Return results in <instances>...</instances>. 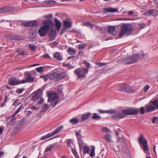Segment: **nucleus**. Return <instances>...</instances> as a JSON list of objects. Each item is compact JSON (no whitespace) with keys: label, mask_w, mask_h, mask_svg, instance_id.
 <instances>
[{"label":"nucleus","mask_w":158,"mask_h":158,"mask_svg":"<svg viewBox=\"0 0 158 158\" xmlns=\"http://www.w3.org/2000/svg\"><path fill=\"white\" fill-rule=\"evenodd\" d=\"M125 92L134 93L136 92L137 89H133L127 84H125Z\"/></svg>","instance_id":"a211bd4d"},{"label":"nucleus","mask_w":158,"mask_h":158,"mask_svg":"<svg viewBox=\"0 0 158 158\" xmlns=\"http://www.w3.org/2000/svg\"><path fill=\"white\" fill-rule=\"evenodd\" d=\"M43 24L44 25L43 26H46L48 27V30L51 27H52L54 25V23L50 19H47L43 21Z\"/></svg>","instance_id":"ddd939ff"},{"label":"nucleus","mask_w":158,"mask_h":158,"mask_svg":"<svg viewBox=\"0 0 158 158\" xmlns=\"http://www.w3.org/2000/svg\"><path fill=\"white\" fill-rule=\"evenodd\" d=\"M48 31L47 27L43 26L39 30L38 33L40 36L43 37L46 35Z\"/></svg>","instance_id":"f8f14e48"},{"label":"nucleus","mask_w":158,"mask_h":158,"mask_svg":"<svg viewBox=\"0 0 158 158\" xmlns=\"http://www.w3.org/2000/svg\"><path fill=\"white\" fill-rule=\"evenodd\" d=\"M96 64L98 65L100 67H102L106 65V63H97Z\"/></svg>","instance_id":"bf43d9fd"},{"label":"nucleus","mask_w":158,"mask_h":158,"mask_svg":"<svg viewBox=\"0 0 158 158\" xmlns=\"http://www.w3.org/2000/svg\"><path fill=\"white\" fill-rule=\"evenodd\" d=\"M25 89L24 88H22V89H17L16 90V92L18 94H21L23 92V90H24Z\"/></svg>","instance_id":"3c124183"},{"label":"nucleus","mask_w":158,"mask_h":158,"mask_svg":"<svg viewBox=\"0 0 158 158\" xmlns=\"http://www.w3.org/2000/svg\"><path fill=\"white\" fill-rule=\"evenodd\" d=\"M17 52L19 55H24V51L23 50H18Z\"/></svg>","instance_id":"5fc2aeb1"},{"label":"nucleus","mask_w":158,"mask_h":158,"mask_svg":"<svg viewBox=\"0 0 158 158\" xmlns=\"http://www.w3.org/2000/svg\"><path fill=\"white\" fill-rule=\"evenodd\" d=\"M125 84L124 85H123L120 86L118 87V89L120 91L125 92Z\"/></svg>","instance_id":"de8ad7c7"},{"label":"nucleus","mask_w":158,"mask_h":158,"mask_svg":"<svg viewBox=\"0 0 158 158\" xmlns=\"http://www.w3.org/2000/svg\"><path fill=\"white\" fill-rule=\"evenodd\" d=\"M58 44V42H53L52 43H51V44L52 45V46L53 47L56 46Z\"/></svg>","instance_id":"774afa93"},{"label":"nucleus","mask_w":158,"mask_h":158,"mask_svg":"<svg viewBox=\"0 0 158 158\" xmlns=\"http://www.w3.org/2000/svg\"><path fill=\"white\" fill-rule=\"evenodd\" d=\"M157 117H156V116L154 117H153V119H152V123L153 124L155 123L156 121H157Z\"/></svg>","instance_id":"e2e57ef3"},{"label":"nucleus","mask_w":158,"mask_h":158,"mask_svg":"<svg viewBox=\"0 0 158 158\" xmlns=\"http://www.w3.org/2000/svg\"><path fill=\"white\" fill-rule=\"evenodd\" d=\"M36 32L34 30L32 29L29 32V36L31 39L32 41H35L36 40Z\"/></svg>","instance_id":"dca6fc26"},{"label":"nucleus","mask_w":158,"mask_h":158,"mask_svg":"<svg viewBox=\"0 0 158 158\" xmlns=\"http://www.w3.org/2000/svg\"><path fill=\"white\" fill-rule=\"evenodd\" d=\"M86 46L85 44H81L78 45V48L79 50H82L84 49Z\"/></svg>","instance_id":"79ce46f5"},{"label":"nucleus","mask_w":158,"mask_h":158,"mask_svg":"<svg viewBox=\"0 0 158 158\" xmlns=\"http://www.w3.org/2000/svg\"><path fill=\"white\" fill-rule=\"evenodd\" d=\"M146 108H145V106L144 107H142L140 109V113L142 114H143L145 113V112H146L145 110Z\"/></svg>","instance_id":"09e8293b"},{"label":"nucleus","mask_w":158,"mask_h":158,"mask_svg":"<svg viewBox=\"0 0 158 158\" xmlns=\"http://www.w3.org/2000/svg\"><path fill=\"white\" fill-rule=\"evenodd\" d=\"M49 108L48 105L47 104H44V106L42 107L41 112H45Z\"/></svg>","instance_id":"4c0bfd02"},{"label":"nucleus","mask_w":158,"mask_h":158,"mask_svg":"<svg viewBox=\"0 0 158 158\" xmlns=\"http://www.w3.org/2000/svg\"><path fill=\"white\" fill-rule=\"evenodd\" d=\"M28 47L31 51H34L35 50L36 46L35 45L31 44H29L28 45Z\"/></svg>","instance_id":"f704fd0d"},{"label":"nucleus","mask_w":158,"mask_h":158,"mask_svg":"<svg viewBox=\"0 0 158 158\" xmlns=\"http://www.w3.org/2000/svg\"><path fill=\"white\" fill-rule=\"evenodd\" d=\"M8 83L9 85L13 86L22 84L21 80L19 81L17 79L14 77H10L9 79Z\"/></svg>","instance_id":"1a4fd4ad"},{"label":"nucleus","mask_w":158,"mask_h":158,"mask_svg":"<svg viewBox=\"0 0 158 158\" xmlns=\"http://www.w3.org/2000/svg\"><path fill=\"white\" fill-rule=\"evenodd\" d=\"M21 25L25 27H29L32 26H36L37 25V23L35 21H33L26 23H22Z\"/></svg>","instance_id":"2eb2a0df"},{"label":"nucleus","mask_w":158,"mask_h":158,"mask_svg":"<svg viewBox=\"0 0 158 158\" xmlns=\"http://www.w3.org/2000/svg\"><path fill=\"white\" fill-rule=\"evenodd\" d=\"M84 64H85V66L88 68H88L90 67V64L89 63H87L86 62V61H85L84 62Z\"/></svg>","instance_id":"0e129e2a"},{"label":"nucleus","mask_w":158,"mask_h":158,"mask_svg":"<svg viewBox=\"0 0 158 158\" xmlns=\"http://www.w3.org/2000/svg\"><path fill=\"white\" fill-rule=\"evenodd\" d=\"M58 76V73L54 72L50 75L49 78L50 80H54L55 81H56L59 80Z\"/></svg>","instance_id":"6ab92c4d"},{"label":"nucleus","mask_w":158,"mask_h":158,"mask_svg":"<svg viewBox=\"0 0 158 158\" xmlns=\"http://www.w3.org/2000/svg\"><path fill=\"white\" fill-rule=\"evenodd\" d=\"M55 21L56 27L58 31H59L61 27V23L56 18L55 19Z\"/></svg>","instance_id":"b1692460"},{"label":"nucleus","mask_w":158,"mask_h":158,"mask_svg":"<svg viewBox=\"0 0 158 158\" xmlns=\"http://www.w3.org/2000/svg\"><path fill=\"white\" fill-rule=\"evenodd\" d=\"M25 72V79H23L21 80L22 83L24 84L27 82H33L34 80L33 77H31V75L29 73H26Z\"/></svg>","instance_id":"9b49d317"},{"label":"nucleus","mask_w":158,"mask_h":158,"mask_svg":"<svg viewBox=\"0 0 158 158\" xmlns=\"http://www.w3.org/2000/svg\"><path fill=\"white\" fill-rule=\"evenodd\" d=\"M53 56L56 60L59 61H61L63 58L62 55L60 53L58 52L55 53Z\"/></svg>","instance_id":"aec40b11"},{"label":"nucleus","mask_w":158,"mask_h":158,"mask_svg":"<svg viewBox=\"0 0 158 158\" xmlns=\"http://www.w3.org/2000/svg\"><path fill=\"white\" fill-rule=\"evenodd\" d=\"M98 111L100 114L106 113V110H98Z\"/></svg>","instance_id":"338daca9"},{"label":"nucleus","mask_w":158,"mask_h":158,"mask_svg":"<svg viewBox=\"0 0 158 158\" xmlns=\"http://www.w3.org/2000/svg\"><path fill=\"white\" fill-rule=\"evenodd\" d=\"M52 15L51 14H48L44 16L45 18H51L52 17Z\"/></svg>","instance_id":"052dcab7"},{"label":"nucleus","mask_w":158,"mask_h":158,"mask_svg":"<svg viewBox=\"0 0 158 158\" xmlns=\"http://www.w3.org/2000/svg\"><path fill=\"white\" fill-rule=\"evenodd\" d=\"M36 71L39 73H41L44 71V67L41 66L39 68H37L35 69Z\"/></svg>","instance_id":"a19ab883"},{"label":"nucleus","mask_w":158,"mask_h":158,"mask_svg":"<svg viewBox=\"0 0 158 158\" xmlns=\"http://www.w3.org/2000/svg\"><path fill=\"white\" fill-rule=\"evenodd\" d=\"M64 66H67L69 69H73L74 68L73 66H71L69 64H66Z\"/></svg>","instance_id":"69168bd1"},{"label":"nucleus","mask_w":158,"mask_h":158,"mask_svg":"<svg viewBox=\"0 0 158 158\" xmlns=\"http://www.w3.org/2000/svg\"><path fill=\"white\" fill-rule=\"evenodd\" d=\"M103 10L105 13H107L108 12H117L118 9L113 8H106L104 9Z\"/></svg>","instance_id":"393cba45"},{"label":"nucleus","mask_w":158,"mask_h":158,"mask_svg":"<svg viewBox=\"0 0 158 158\" xmlns=\"http://www.w3.org/2000/svg\"><path fill=\"white\" fill-rule=\"evenodd\" d=\"M57 35L56 31L55 30H51L49 33V39L50 41L54 40Z\"/></svg>","instance_id":"4468645a"},{"label":"nucleus","mask_w":158,"mask_h":158,"mask_svg":"<svg viewBox=\"0 0 158 158\" xmlns=\"http://www.w3.org/2000/svg\"><path fill=\"white\" fill-rule=\"evenodd\" d=\"M58 79L60 80L65 77H67L68 76L67 71H65L58 74Z\"/></svg>","instance_id":"412c9836"},{"label":"nucleus","mask_w":158,"mask_h":158,"mask_svg":"<svg viewBox=\"0 0 158 158\" xmlns=\"http://www.w3.org/2000/svg\"><path fill=\"white\" fill-rule=\"evenodd\" d=\"M90 148L87 146H85L83 148V153L85 154L87 153L89 154V151Z\"/></svg>","instance_id":"e433bc0d"},{"label":"nucleus","mask_w":158,"mask_h":158,"mask_svg":"<svg viewBox=\"0 0 158 158\" xmlns=\"http://www.w3.org/2000/svg\"><path fill=\"white\" fill-rule=\"evenodd\" d=\"M135 55L137 56L138 59V58L142 59L144 58H148V54H144L143 51L141 52L139 54Z\"/></svg>","instance_id":"4be33fe9"},{"label":"nucleus","mask_w":158,"mask_h":158,"mask_svg":"<svg viewBox=\"0 0 158 158\" xmlns=\"http://www.w3.org/2000/svg\"><path fill=\"white\" fill-rule=\"evenodd\" d=\"M54 147V146H52L49 147H47L44 151V153H45L48 151H51L52 150V148Z\"/></svg>","instance_id":"a18cd8bd"},{"label":"nucleus","mask_w":158,"mask_h":158,"mask_svg":"<svg viewBox=\"0 0 158 158\" xmlns=\"http://www.w3.org/2000/svg\"><path fill=\"white\" fill-rule=\"evenodd\" d=\"M150 86L148 85H146L143 88V91L145 92H146L149 89Z\"/></svg>","instance_id":"6e6d98bb"},{"label":"nucleus","mask_w":158,"mask_h":158,"mask_svg":"<svg viewBox=\"0 0 158 158\" xmlns=\"http://www.w3.org/2000/svg\"><path fill=\"white\" fill-rule=\"evenodd\" d=\"M95 150V148L94 146H92L91 149V152L90 154V156L91 157H93L95 156L94 151Z\"/></svg>","instance_id":"ea45409f"},{"label":"nucleus","mask_w":158,"mask_h":158,"mask_svg":"<svg viewBox=\"0 0 158 158\" xmlns=\"http://www.w3.org/2000/svg\"><path fill=\"white\" fill-rule=\"evenodd\" d=\"M84 26H86L88 27H91L90 29L92 30L93 29L94 25L89 23V22H86L84 23Z\"/></svg>","instance_id":"7c9ffc66"},{"label":"nucleus","mask_w":158,"mask_h":158,"mask_svg":"<svg viewBox=\"0 0 158 158\" xmlns=\"http://www.w3.org/2000/svg\"><path fill=\"white\" fill-rule=\"evenodd\" d=\"M139 143L140 146H143V149L144 152L147 155H149V148L147 139L143 135H140L138 139Z\"/></svg>","instance_id":"f03ea898"},{"label":"nucleus","mask_w":158,"mask_h":158,"mask_svg":"<svg viewBox=\"0 0 158 158\" xmlns=\"http://www.w3.org/2000/svg\"><path fill=\"white\" fill-rule=\"evenodd\" d=\"M151 15L156 16L158 15V11L155 10L151 9Z\"/></svg>","instance_id":"37998d69"},{"label":"nucleus","mask_w":158,"mask_h":158,"mask_svg":"<svg viewBox=\"0 0 158 158\" xmlns=\"http://www.w3.org/2000/svg\"><path fill=\"white\" fill-rule=\"evenodd\" d=\"M108 31L111 34L115 35L117 34V31L115 26H110L108 27Z\"/></svg>","instance_id":"f3484780"},{"label":"nucleus","mask_w":158,"mask_h":158,"mask_svg":"<svg viewBox=\"0 0 158 158\" xmlns=\"http://www.w3.org/2000/svg\"><path fill=\"white\" fill-rule=\"evenodd\" d=\"M92 118L94 119L100 120L101 118L100 116L97 113H95L94 114V115L92 117Z\"/></svg>","instance_id":"c9c22d12"},{"label":"nucleus","mask_w":158,"mask_h":158,"mask_svg":"<svg viewBox=\"0 0 158 158\" xmlns=\"http://www.w3.org/2000/svg\"><path fill=\"white\" fill-rule=\"evenodd\" d=\"M69 122L72 124L76 125L78 123V120L77 118H73L70 119Z\"/></svg>","instance_id":"c756f323"},{"label":"nucleus","mask_w":158,"mask_h":158,"mask_svg":"<svg viewBox=\"0 0 158 158\" xmlns=\"http://www.w3.org/2000/svg\"><path fill=\"white\" fill-rule=\"evenodd\" d=\"M59 100L58 96L54 94H50L48 96V101L51 102V105L53 107L57 104Z\"/></svg>","instance_id":"6e6552de"},{"label":"nucleus","mask_w":158,"mask_h":158,"mask_svg":"<svg viewBox=\"0 0 158 158\" xmlns=\"http://www.w3.org/2000/svg\"><path fill=\"white\" fill-rule=\"evenodd\" d=\"M146 112L152 111L158 109V98L150 102L148 104L145 106Z\"/></svg>","instance_id":"20e7f679"},{"label":"nucleus","mask_w":158,"mask_h":158,"mask_svg":"<svg viewBox=\"0 0 158 158\" xmlns=\"http://www.w3.org/2000/svg\"><path fill=\"white\" fill-rule=\"evenodd\" d=\"M101 131L104 133H109L111 132L110 130L107 127H103L101 129Z\"/></svg>","instance_id":"2f4dec72"},{"label":"nucleus","mask_w":158,"mask_h":158,"mask_svg":"<svg viewBox=\"0 0 158 158\" xmlns=\"http://www.w3.org/2000/svg\"><path fill=\"white\" fill-rule=\"evenodd\" d=\"M63 127L60 126V127H58L52 133L48 134L45 136L41 137L40 139L41 140H43L47 138H48L52 136L55 134H57L59 131H60L63 128Z\"/></svg>","instance_id":"0eeeda50"},{"label":"nucleus","mask_w":158,"mask_h":158,"mask_svg":"<svg viewBox=\"0 0 158 158\" xmlns=\"http://www.w3.org/2000/svg\"><path fill=\"white\" fill-rule=\"evenodd\" d=\"M44 2L50 5L54 4L56 3V1L53 0L46 1Z\"/></svg>","instance_id":"c03bdc74"},{"label":"nucleus","mask_w":158,"mask_h":158,"mask_svg":"<svg viewBox=\"0 0 158 158\" xmlns=\"http://www.w3.org/2000/svg\"><path fill=\"white\" fill-rule=\"evenodd\" d=\"M137 60V56L135 55H133L130 57L125 58L123 59L122 61L124 64H130L136 62Z\"/></svg>","instance_id":"423d86ee"},{"label":"nucleus","mask_w":158,"mask_h":158,"mask_svg":"<svg viewBox=\"0 0 158 158\" xmlns=\"http://www.w3.org/2000/svg\"><path fill=\"white\" fill-rule=\"evenodd\" d=\"M138 110L134 108H130L122 110V112H118L115 115L111 116L112 118L114 119L123 118L127 115L137 114L139 113Z\"/></svg>","instance_id":"f257e3e1"},{"label":"nucleus","mask_w":158,"mask_h":158,"mask_svg":"<svg viewBox=\"0 0 158 158\" xmlns=\"http://www.w3.org/2000/svg\"><path fill=\"white\" fill-rule=\"evenodd\" d=\"M63 26L67 28H70L72 26V23L67 20H64L63 22Z\"/></svg>","instance_id":"a878e982"},{"label":"nucleus","mask_w":158,"mask_h":158,"mask_svg":"<svg viewBox=\"0 0 158 158\" xmlns=\"http://www.w3.org/2000/svg\"><path fill=\"white\" fill-rule=\"evenodd\" d=\"M12 117H13V119H11L8 123L7 124L8 125H12L14 124V123H15L16 118H15V117H12Z\"/></svg>","instance_id":"473e14b6"},{"label":"nucleus","mask_w":158,"mask_h":158,"mask_svg":"<svg viewBox=\"0 0 158 158\" xmlns=\"http://www.w3.org/2000/svg\"><path fill=\"white\" fill-rule=\"evenodd\" d=\"M24 106L23 105H21L18 109V110L15 111V113L12 115V117H14L23 108Z\"/></svg>","instance_id":"58836bf2"},{"label":"nucleus","mask_w":158,"mask_h":158,"mask_svg":"<svg viewBox=\"0 0 158 158\" xmlns=\"http://www.w3.org/2000/svg\"><path fill=\"white\" fill-rule=\"evenodd\" d=\"M43 94V92L40 89H38L36 91L34 92L31 99L32 100L35 101L40 98Z\"/></svg>","instance_id":"9d476101"},{"label":"nucleus","mask_w":158,"mask_h":158,"mask_svg":"<svg viewBox=\"0 0 158 158\" xmlns=\"http://www.w3.org/2000/svg\"><path fill=\"white\" fill-rule=\"evenodd\" d=\"M133 27L130 24H123L121 27L120 31L118 34V36L121 38L125 34H128L132 31Z\"/></svg>","instance_id":"7ed1b4c3"},{"label":"nucleus","mask_w":158,"mask_h":158,"mask_svg":"<svg viewBox=\"0 0 158 158\" xmlns=\"http://www.w3.org/2000/svg\"><path fill=\"white\" fill-rule=\"evenodd\" d=\"M40 78H43L44 79L45 81H46L49 78V76L48 75H44V76H41Z\"/></svg>","instance_id":"8fccbe9b"},{"label":"nucleus","mask_w":158,"mask_h":158,"mask_svg":"<svg viewBox=\"0 0 158 158\" xmlns=\"http://www.w3.org/2000/svg\"><path fill=\"white\" fill-rule=\"evenodd\" d=\"M139 26L140 29H143L146 26V24L144 23H140L139 24Z\"/></svg>","instance_id":"864d4df0"},{"label":"nucleus","mask_w":158,"mask_h":158,"mask_svg":"<svg viewBox=\"0 0 158 158\" xmlns=\"http://www.w3.org/2000/svg\"><path fill=\"white\" fill-rule=\"evenodd\" d=\"M67 52L71 55H74L76 53L75 50L71 48H69L67 50Z\"/></svg>","instance_id":"c85d7f7f"},{"label":"nucleus","mask_w":158,"mask_h":158,"mask_svg":"<svg viewBox=\"0 0 158 158\" xmlns=\"http://www.w3.org/2000/svg\"><path fill=\"white\" fill-rule=\"evenodd\" d=\"M72 152L74 154V155L75 156V157H76V156H78L77 155V151L76 150H74L73 149H72Z\"/></svg>","instance_id":"680f3d73"},{"label":"nucleus","mask_w":158,"mask_h":158,"mask_svg":"<svg viewBox=\"0 0 158 158\" xmlns=\"http://www.w3.org/2000/svg\"><path fill=\"white\" fill-rule=\"evenodd\" d=\"M91 115L90 113H88L83 114L81 118L82 121H84L89 118V117Z\"/></svg>","instance_id":"5701e85b"},{"label":"nucleus","mask_w":158,"mask_h":158,"mask_svg":"<svg viewBox=\"0 0 158 158\" xmlns=\"http://www.w3.org/2000/svg\"><path fill=\"white\" fill-rule=\"evenodd\" d=\"M105 139L109 142H112L113 141L111 139V135L110 134H106L104 136Z\"/></svg>","instance_id":"cd10ccee"},{"label":"nucleus","mask_w":158,"mask_h":158,"mask_svg":"<svg viewBox=\"0 0 158 158\" xmlns=\"http://www.w3.org/2000/svg\"><path fill=\"white\" fill-rule=\"evenodd\" d=\"M11 39L14 40H21V37L18 35H13L11 36Z\"/></svg>","instance_id":"72a5a7b5"},{"label":"nucleus","mask_w":158,"mask_h":158,"mask_svg":"<svg viewBox=\"0 0 158 158\" xmlns=\"http://www.w3.org/2000/svg\"><path fill=\"white\" fill-rule=\"evenodd\" d=\"M88 69L83 68L82 69L77 68L74 71V73L78 76V78L85 77L86 75L85 72L87 73Z\"/></svg>","instance_id":"39448f33"},{"label":"nucleus","mask_w":158,"mask_h":158,"mask_svg":"<svg viewBox=\"0 0 158 158\" xmlns=\"http://www.w3.org/2000/svg\"><path fill=\"white\" fill-rule=\"evenodd\" d=\"M151 15V9L147 11L144 13L143 15Z\"/></svg>","instance_id":"13d9d810"},{"label":"nucleus","mask_w":158,"mask_h":158,"mask_svg":"<svg viewBox=\"0 0 158 158\" xmlns=\"http://www.w3.org/2000/svg\"><path fill=\"white\" fill-rule=\"evenodd\" d=\"M79 145V147L80 152L81 153V149L83 147V143L82 142H78Z\"/></svg>","instance_id":"4d7b16f0"},{"label":"nucleus","mask_w":158,"mask_h":158,"mask_svg":"<svg viewBox=\"0 0 158 158\" xmlns=\"http://www.w3.org/2000/svg\"><path fill=\"white\" fill-rule=\"evenodd\" d=\"M11 8L10 7L5 6L3 7L0 8V13H5L7 11H10Z\"/></svg>","instance_id":"bb28decb"},{"label":"nucleus","mask_w":158,"mask_h":158,"mask_svg":"<svg viewBox=\"0 0 158 158\" xmlns=\"http://www.w3.org/2000/svg\"><path fill=\"white\" fill-rule=\"evenodd\" d=\"M106 113L110 114H112L116 112V110H106Z\"/></svg>","instance_id":"49530a36"},{"label":"nucleus","mask_w":158,"mask_h":158,"mask_svg":"<svg viewBox=\"0 0 158 158\" xmlns=\"http://www.w3.org/2000/svg\"><path fill=\"white\" fill-rule=\"evenodd\" d=\"M73 143L72 140L70 139H69L67 142V146L68 147H70L71 144Z\"/></svg>","instance_id":"603ef678"}]
</instances>
